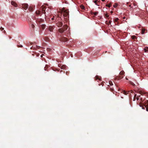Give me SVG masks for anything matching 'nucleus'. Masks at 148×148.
I'll list each match as a JSON object with an SVG mask.
<instances>
[{"instance_id": "41", "label": "nucleus", "mask_w": 148, "mask_h": 148, "mask_svg": "<svg viewBox=\"0 0 148 148\" xmlns=\"http://www.w3.org/2000/svg\"><path fill=\"white\" fill-rule=\"evenodd\" d=\"M147 96H148V94L147 95Z\"/></svg>"}, {"instance_id": "29", "label": "nucleus", "mask_w": 148, "mask_h": 148, "mask_svg": "<svg viewBox=\"0 0 148 148\" xmlns=\"http://www.w3.org/2000/svg\"><path fill=\"white\" fill-rule=\"evenodd\" d=\"M109 84L111 85H113V84H112V82L111 81H109Z\"/></svg>"}, {"instance_id": "26", "label": "nucleus", "mask_w": 148, "mask_h": 148, "mask_svg": "<svg viewBox=\"0 0 148 148\" xmlns=\"http://www.w3.org/2000/svg\"><path fill=\"white\" fill-rule=\"evenodd\" d=\"M119 20V18H116L114 19V21L115 22H117V21Z\"/></svg>"}, {"instance_id": "23", "label": "nucleus", "mask_w": 148, "mask_h": 148, "mask_svg": "<svg viewBox=\"0 0 148 148\" xmlns=\"http://www.w3.org/2000/svg\"><path fill=\"white\" fill-rule=\"evenodd\" d=\"M118 5L117 3H115L113 5V7L115 8H116L117 7V6Z\"/></svg>"}, {"instance_id": "5", "label": "nucleus", "mask_w": 148, "mask_h": 148, "mask_svg": "<svg viewBox=\"0 0 148 148\" xmlns=\"http://www.w3.org/2000/svg\"><path fill=\"white\" fill-rule=\"evenodd\" d=\"M63 16L65 17H66L69 15V11L68 10H65L64 11Z\"/></svg>"}, {"instance_id": "13", "label": "nucleus", "mask_w": 148, "mask_h": 148, "mask_svg": "<svg viewBox=\"0 0 148 148\" xmlns=\"http://www.w3.org/2000/svg\"><path fill=\"white\" fill-rule=\"evenodd\" d=\"M136 95L135 94L134 95V100H133L134 101H135L136 100V99L137 100H138L139 99V97H138V96H137V97H136Z\"/></svg>"}, {"instance_id": "25", "label": "nucleus", "mask_w": 148, "mask_h": 148, "mask_svg": "<svg viewBox=\"0 0 148 148\" xmlns=\"http://www.w3.org/2000/svg\"><path fill=\"white\" fill-rule=\"evenodd\" d=\"M111 4H106V6L108 7L109 8H110L111 7Z\"/></svg>"}, {"instance_id": "1", "label": "nucleus", "mask_w": 148, "mask_h": 148, "mask_svg": "<svg viewBox=\"0 0 148 148\" xmlns=\"http://www.w3.org/2000/svg\"><path fill=\"white\" fill-rule=\"evenodd\" d=\"M35 13L37 16H39L46 18L49 17V16L51 15V9L49 8H47L44 5H42L40 7L39 10H36Z\"/></svg>"}, {"instance_id": "4", "label": "nucleus", "mask_w": 148, "mask_h": 148, "mask_svg": "<svg viewBox=\"0 0 148 148\" xmlns=\"http://www.w3.org/2000/svg\"><path fill=\"white\" fill-rule=\"evenodd\" d=\"M139 26H140V25H139ZM139 29L140 30H141V33L142 34H143L145 33H146L147 32V29H145L143 27H140L139 26Z\"/></svg>"}, {"instance_id": "14", "label": "nucleus", "mask_w": 148, "mask_h": 148, "mask_svg": "<svg viewBox=\"0 0 148 148\" xmlns=\"http://www.w3.org/2000/svg\"><path fill=\"white\" fill-rule=\"evenodd\" d=\"M40 26L42 29H44L46 27V25L45 24H42Z\"/></svg>"}, {"instance_id": "24", "label": "nucleus", "mask_w": 148, "mask_h": 148, "mask_svg": "<svg viewBox=\"0 0 148 148\" xmlns=\"http://www.w3.org/2000/svg\"><path fill=\"white\" fill-rule=\"evenodd\" d=\"M132 38L133 39H137L136 37L135 36H132Z\"/></svg>"}, {"instance_id": "30", "label": "nucleus", "mask_w": 148, "mask_h": 148, "mask_svg": "<svg viewBox=\"0 0 148 148\" xmlns=\"http://www.w3.org/2000/svg\"><path fill=\"white\" fill-rule=\"evenodd\" d=\"M18 47H23V46L22 45H18L17 46Z\"/></svg>"}, {"instance_id": "36", "label": "nucleus", "mask_w": 148, "mask_h": 148, "mask_svg": "<svg viewBox=\"0 0 148 148\" xmlns=\"http://www.w3.org/2000/svg\"><path fill=\"white\" fill-rule=\"evenodd\" d=\"M98 2H99L100 1V0H96Z\"/></svg>"}, {"instance_id": "38", "label": "nucleus", "mask_w": 148, "mask_h": 148, "mask_svg": "<svg viewBox=\"0 0 148 148\" xmlns=\"http://www.w3.org/2000/svg\"><path fill=\"white\" fill-rule=\"evenodd\" d=\"M102 1H105V0H101Z\"/></svg>"}, {"instance_id": "7", "label": "nucleus", "mask_w": 148, "mask_h": 148, "mask_svg": "<svg viewBox=\"0 0 148 148\" xmlns=\"http://www.w3.org/2000/svg\"><path fill=\"white\" fill-rule=\"evenodd\" d=\"M35 19L36 20V21L37 23H39V24H40L41 23L43 22L44 21V20L42 18H39L37 19H36V18H35Z\"/></svg>"}, {"instance_id": "27", "label": "nucleus", "mask_w": 148, "mask_h": 148, "mask_svg": "<svg viewBox=\"0 0 148 148\" xmlns=\"http://www.w3.org/2000/svg\"><path fill=\"white\" fill-rule=\"evenodd\" d=\"M130 83L133 86H134L135 85V84L133 82H130Z\"/></svg>"}, {"instance_id": "12", "label": "nucleus", "mask_w": 148, "mask_h": 148, "mask_svg": "<svg viewBox=\"0 0 148 148\" xmlns=\"http://www.w3.org/2000/svg\"><path fill=\"white\" fill-rule=\"evenodd\" d=\"M98 12L97 11L95 12H91V14L92 15H97V14H98Z\"/></svg>"}, {"instance_id": "40", "label": "nucleus", "mask_w": 148, "mask_h": 148, "mask_svg": "<svg viewBox=\"0 0 148 148\" xmlns=\"http://www.w3.org/2000/svg\"><path fill=\"white\" fill-rule=\"evenodd\" d=\"M126 79L127 80H128V79L127 77H126Z\"/></svg>"}, {"instance_id": "18", "label": "nucleus", "mask_w": 148, "mask_h": 148, "mask_svg": "<svg viewBox=\"0 0 148 148\" xmlns=\"http://www.w3.org/2000/svg\"><path fill=\"white\" fill-rule=\"evenodd\" d=\"M30 27L33 29H34L35 27V25L32 23H31Z\"/></svg>"}, {"instance_id": "31", "label": "nucleus", "mask_w": 148, "mask_h": 148, "mask_svg": "<svg viewBox=\"0 0 148 148\" xmlns=\"http://www.w3.org/2000/svg\"><path fill=\"white\" fill-rule=\"evenodd\" d=\"M0 30H1V31H3V30H4V28L2 27H1L0 28Z\"/></svg>"}, {"instance_id": "21", "label": "nucleus", "mask_w": 148, "mask_h": 148, "mask_svg": "<svg viewBox=\"0 0 148 148\" xmlns=\"http://www.w3.org/2000/svg\"><path fill=\"white\" fill-rule=\"evenodd\" d=\"M97 1L95 0L94 1V3H95L96 5H97L99 6V5L98 4V3L97 2Z\"/></svg>"}, {"instance_id": "35", "label": "nucleus", "mask_w": 148, "mask_h": 148, "mask_svg": "<svg viewBox=\"0 0 148 148\" xmlns=\"http://www.w3.org/2000/svg\"><path fill=\"white\" fill-rule=\"evenodd\" d=\"M54 16L53 18H52L51 19L52 20H53V19H54Z\"/></svg>"}, {"instance_id": "2", "label": "nucleus", "mask_w": 148, "mask_h": 148, "mask_svg": "<svg viewBox=\"0 0 148 148\" xmlns=\"http://www.w3.org/2000/svg\"><path fill=\"white\" fill-rule=\"evenodd\" d=\"M139 99L140 100L139 102V106L142 109L145 110L146 108L147 111H148V100L145 99L146 95L144 91H142L139 88Z\"/></svg>"}, {"instance_id": "16", "label": "nucleus", "mask_w": 148, "mask_h": 148, "mask_svg": "<svg viewBox=\"0 0 148 148\" xmlns=\"http://www.w3.org/2000/svg\"><path fill=\"white\" fill-rule=\"evenodd\" d=\"M95 79L96 80L99 79V80H101V78H99V76H96L95 77Z\"/></svg>"}, {"instance_id": "20", "label": "nucleus", "mask_w": 148, "mask_h": 148, "mask_svg": "<svg viewBox=\"0 0 148 148\" xmlns=\"http://www.w3.org/2000/svg\"><path fill=\"white\" fill-rule=\"evenodd\" d=\"M130 92L129 91H128L127 92H126L125 91H123V93L125 95H127V94H128L129 92Z\"/></svg>"}, {"instance_id": "3", "label": "nucleus", "mask_w": 148, "mask_h": 148, "mask_svg": "<svg viewBox=\"0 0 148 148\" xmlns=\"http://www.w3.org/2000/svg\"><path fill=\"white\" fill-rule=\"evenodd\" d=\"M68 28V26L67 25H64L62 28H60L58 29L59 32L60 33H63L65 31H66Z\"/></svg>"}, {"instance_id": "8", "label": "nucleus", "mask_w": 148, "mask_h": 148, "mask_svg": "<svg viewBox=\"0 0 148 148\" xmlns=\"http://www.w3.org/2000/svg\"><path fill=\"white\" fill-rule=\"evenodd\" d=\"M60 40L62 41L65 42L67 41L68 39L66 38L65 37H62V38H61Z\"/></svg>"}, {"instance_id": "32", "label": "nucleus", "mask_w": 148, "mask_h": 148, "mask_svg": "<svg viewBox=\"0 0 148 148\" xmlns=\"http://www.w3.org/2000/svg\"><path fill=\"white\" fill-rule=\"evenodd\" d=\"M58 66H59V67H60V68H61V66H62L61 65V64H58Z\"/></svg>"}, {"instance_id": "34", "label": "nucleus", "mask_w": 148, "mask_h": 148, "mask_svg": "<svg viewBox=\"0 0 148 148\" xmlns=\"http://www.w3.org/2000/svg\"><path fill=\"white\" fill-rule=\"evenodd\" d=\"M123 76L120 77H119V79H121L123 78Z\"/></svg>"}, {"instance_id": "22", "label": "nucleus", "mask_w": 148, "mask_h": 148, "mask_svg": "<svg viewBox=\"0 0 148 148\" xmlns=\"http://www.w3.org/2000/svg\"><path fill=\"white\" fill-rule=\"evenodd\" d=\"M66 67V66L65 65H62L61 66V68L62 69H64Z\"/></svg>"}, {"instance_id": "37", "label": "nucleus", "mask_w": 148, "mask_h": 148, "mask_svg": "<svg viewBox=\"0 0 148 148\" xmlns=\"http://www.w3.org/2000/svg\"><path fill=\"white\" fill-rule=\"evenodd\" d=\"M3 32H4V33H5L6 32H5V30H4Z\"/></svg>"}, {"instance_id": "6", "label": "nucleus", "mask_w": 148, "mask_h": 148, "mask_svg": "<svg viewBox=\"0 0 148 148\" xmlns=\"http://www.w3.org/2000/svg\"><path fill=\"white\" fill-rule=\"evenodd\" d=\"M28 7V5L27 4L24 3L22 5V7L25 9V10H26Z\"/></svg>"}, {"instance_id": "17", "label": "nucleus", "mask_w": 148, "mask_h": 148, "mask_svg": "<svg viewBox=\"0 0 148 148\" xmlns=\"http://www.w3.org/2000/svg\"><path fill=\"white\" fill-rule=\"evenodd\" d=\"M28 10L30 11H33V8L31 7H29L28 8Z\"/></svg>"}, {"instance_id": "19", "label": "nucleus", "mask_w": 148, "mask_h": 148, "mask_svg": "<svg viewBox=\"0 0 148 148\" xmlns=\"http://www.w3.org/2000/svg\"><path fill=\"white\" fill-rule=\"evenodd\" d=\"M124 72L123 71H122L120 72L119 74L120 75H123L124 74Z\"/></svg>"}, {"instance_id": "10", "label": "nucleus", "mask_w": 148, "mask_h": 148, "mask_svg": "<svg viewBox=\"0 0 148 148\" xmlns=\"http://www.w3.org/2000/svg\"><path fill=\"white\" fill-rule=\"evenodd\" d=\"M54 26H49L48 28L50 32H53V30L54 28Z\"/></svg>"}, {"instance_id": "11", "label": "nucleus", "mask_w": 148, "mask_h": 148, "mask_svg": "<svg viewBox=\"0 0 148 148\" xmlns=\"http://www.w3.org/2000/svg\"><path fill=\"white\" fill-rule=\"evenodd\" d=\"M11 4L14 6L15 7H17V4L15 2H14V1H12L11 2Z\"/></svg>"}, {"instance_id": "33", "label": "nucleus", "mask_w": 148, "mask_h": 148, "mask_svg": "<svg viewBox=\"0 0 148 148\" xmlns=\"http://www.w3.org/2000/svg\"><path fill=\"white\" fill-rule=\"evenodd\" d=\"M111 21H109V24L108 25H109L111 23Z\"/></svg>"}, {"instance_id": "15", "label": "nucleus", "mask_w": 148, "mask_h": 148, "mask_svg": "<svg viewBox=\"0 0 148 148\" xmlns=\"http://www.w3.org/2000/svg\"><path fill=\"white\" fill-rule=\"evenodd\" d=\"M145 52H148V47H146L144 49Z\"/></svg>"}, {"instance_id": "39", "label": "nucleus", "mask_w": 148, "mask_h": 148, "mask_svg": "<svg viewBox=\"0 0 148 148\" xmlns=\"http://www.w3.org/2000/svg\"><path fill=\"white\" fill-rule=\"evenodd\" d=\"M112 12H113V11H112L111 12V13H112Z\"/></svg>"}, {"instance_id": "9", "label": "nucleus", "mask_w": 148, "mask_h": 148, "mask_svg": "<svg viewBox=\"0 0 148 148\" xmlns=\"http://www.w3.org/2000/svg\"><path fill=\"white\" fill-rule=\"evenodd\" d=\"M57 25L58 27H61L63 25V23L61 22H58L57 23Z\"/></svg>"}, {"instance_id": "28", "label": "nucleus", "mask_w": 148, "mask_h": 148, "mask_svg": "<svg viewBox=\"0 0 148 148\" xmlns=\"http://www.w3.org/2000/svg\"><path fill=\"white\" fill-rule=\"evenodd\" d=\"M105 16L108 18L109 16V15H108L107 14H105Z\"/></svg>"}]
</instances>
